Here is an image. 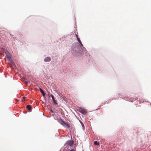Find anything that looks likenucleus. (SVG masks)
I'll return each instance as SVG.
<instances>
[{
	"label": "nucleus",
	"mask_w": 151,
	"mask_h": 151,
	"mask_svg": "<svg viewBox=\"0 0 151 151\" xmlns=\"http://www.w3.org/2000/svg\"><path fill=\"white\" fill-rule=\"evenodd\" d=\"M60 124L64 127L65 128H69L70 127V125L67 123L65 122L62 119H61L60 121Z\"/></svg>",
	"instance_id": "1"
},
{
	"label": "nucleus",
	"mask_w": 151,
	"mask_h": 151,
	"mask_svg": "<svg viewBox=\"0 0 151 151\" xmlns=\"http://www.w3.org/2000/svg\"><path fill=\"white\" fill-rule=\"evenodd\" d=\"M74 144V141L73 140H70L67 141L66 143L64 144V146H71L72 145H73Z\"/></svg>",
	"instance_id": "2"
},
{
	"label": "nucleus",
	"mask_w": 151,
	"mask_h": 151,
	"mask_svg": "<svg viewBox=\"0 0 151 151\" xmlns=\"http://www.w3.org/2000/svg\"><path fill=\"white\" fill-rule=\"evenodd\" d=\"M78 111L83 114H86L87 113L85 109L81 108L78 109Z\"/></svg>",
	"instance_id": "3"
},
{
	"label": "nucleus",
	"mask_w": 151,
	"mask_h": 151,
	"mask_svg": "<svg viewBox=\"0 0 151 151\" xmlns=\"http://www.w3.org/2000/svg\"><path fill=\"white\" fill-rule=\"evenodd\" d=\"M6 58H7V60L9 62H11L12 60L11 59V57L9 54L6 55Z\"/></svg>",
	"instance_id": "4"
},
{
	"label": "nucleus",
	"mask_w": 151,
	"mask_h": 151,
	"mask_svg": "<svg viewBox=\"0 0 151 151\" xmlns=\"http://www.w3.org/2000/svg\"><path fill=\"white\" fill-rule=\"evenodd\" d=\"M51 58L49 57L45 58L44 59V61L45 62H49L51 60Z\"/></svg>",
	"instance_id": "5"
},
{
	"label": "nucleus",
	"mask_w": 151,
	"mask_h": 151,
	"mask_svg": "<svg viewBox=\"0 0 151 151\" xmlns=\"http://www.w3.org/2000/svg\"><path fill=\"white\" fill-rule=\"evenodd\" d=\"M40 90L41 93H42L43 96H45V93L44 91L41 88H40Z\"/></svg>",
	"instance_id": "6"
},
{
	"label": "nucleus",
	"mask_w": 151,
	"mask_h": 151,
	"mask_svg": "<svg viewBox=\"0 0 151 151\" xmlns=\"http://www.w3.org/2000/svg\"><path fill=\"white\" fill-rule=\"evenodd\" d=\"M26 107L29 110V111H31L32 110V106L31 105H28Z\"/></svg>",
	"instance_id": "7"
},
{
	"label": "nucleus",
	"mask_w": 151,
	"mask_h": 151,
	"mask_svg": "<svg viewBox=\"0 0 151 151\" xmlns=\"http://www.w3.org/2000/svg\"><path fill=\"white\" fill-rule=\"evenodd\" d=\"M76 37H77V39L78 40V41L80 43V44H81V45L82 46H83V44H82V43H81V42L79 38H78V35H76Z\"/></svg>",
	"instance_id": "8"
},
{
	"label": "nucleus",
	"mask_w": 151,
	"mask_h": 151,
	"mask_svg": "<svg viewBox=\"0 0 151 151\" xmlns=\"http://www.w3.org/2000/svg\"><path fill=\"white\" fill-rule=\"evenodd\" d=\"M10 62L12 66H13L14 67H15V64L12 61V60H11V62Z\"/></svg>",
	"instance_id": "9"
},
{
	"label": "nucleus",
	"mask_w": 151,
	"mask_h": 151,
	"mask_svg": "<svg viewBox=\"0 0 151 151\" xmlns=\"http://www.w3.org/2000/svg\"><path fill=\"white\" fill-rule=\"evenodd\" d=\"M48 96L49 97H51V98H52V100H53V99H55L54 97L53 96V95L51 94H49Z\"/></svg>",
	"instance_id": "10"
},
{
	"label": "nucleus",
	"mask_w": 151,
	"mask_h": 151,
	"mask_svg": "<svg viewBox=\"0 0 151 151\" xmlns=\"http://www.w3.org/2000/svg\"><path fill=\"white\" fill-rule=\"evenodd\" d=\"M94 144L95 145H99V142H97V141H95L94 142Z\"/></svg>",
	"instance_id": "11"
},
{
	"label": "nucleus",
	"mask_w": 151,
	"mask_h": 151,
	"mask_svg": "<svg viewBox=\"0 0 151 151\" xmlns=\"http://www.w3.org/2000/svg\"><path fill=\"white\" fill-rule=\"evenodd\" d=\"M4 52L6 55L9 54V52L6 50L4 51Z\"/></svg>",
	"instance_id": "12"
},
{
	"label": "nucleus",
	"mask_w": 151,
	"mask_h": 151,
	"mask_svg": "<svg viewBox=\"0 0 151 151\" xmlns=\"http://www.w3.org/2000/svg\"><path fill=\"white\" fill-rule=\"evenodd\" d=\"M68 151H76V150L74 149L70 150L69 149H68Z\"/></svg>",
	"instance_id": "13"
},
{
	"label": "nucleus",
	"mask_w": 151,
	"mask_h": 151,
	"mask_svg": "<svg viewBox=\"0 0 151 151\" xmlns=\"http://www.w3.org/2000/svg\"><path fill=\"white\" fill-rule=\"evenodd\" d=\"M52 100L53 101V103L55 105H57V103L56 102V101L55 100V99H53V100Z\"/></svg>",
	"instance_id": "14"
},
{
	"label": "nucleus",
	"mask_w": 151,
	"mask_h": 151,
	"mask_svg": "<svg viewBox=\"0 0 151 151\" xmlns=\"http://www.w3.org/2000/svg\"><path fill=\"white\" fill-rule=\"evenodd\" d=\"M25 98L26 97H24V96L23 97V99L22 100V102H23L24 101H25Z\"/></svg>",
	"instance_id": "15"
},
{
	"label": "nucleus",
	"mask_w": 151,
	"mask_h": 151,
	"mask_svg": "<svg viewBox=\"0 0 151 151\" xmlns=\"http://www.w3.org/2000/svg\"><path fill=\"white\" fill-rule=\"evenodd\" d=\"M50 111L51 113H53V111L52 109L50 110Z\"/></svg>",
	"instance_id": "16"
},
{
	"label": "nucleus",
	"mask_w": 151,
	"mask_h": 151,
	"mask_svg": "<svg viewBox=\"0 0 151 151\" xmlns=\"http://www.w3.org/2000/svg\"><path fill=\"white\" fill-rule=\"evenodd\" d=\"M0 54V55H2V54L1 53Z\"/></svg>",
	"instance_id": "17"
}]
</instances>
